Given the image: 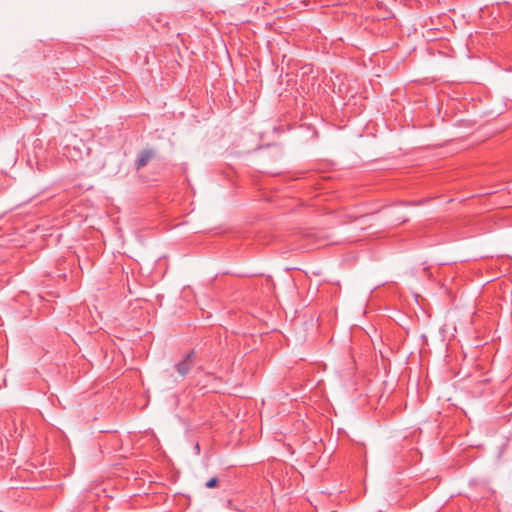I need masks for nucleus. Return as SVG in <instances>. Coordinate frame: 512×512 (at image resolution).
<instances>
[{"label": "nucleus", "mask_w": 512, "mask_h": 512, "mask_svg": "<svg viewBox=\"0 0 512 512\" xmlns=\"http://www.w3.org/2000/svg\"><path fill=\"white\" fill-rule=\"evenodd\" d=\"M154 156H155V151L153 149L147 148V149L141 150L137 154V158L135 161L136 169L140 170L143 167H145Z\"/></svg>", "instance_id": "nucleus-3"}, {"label": "nucleus", "mask_w": 512, "mask_h": 512, "mask_svg": "<svg viewBox=\"0 0 512 512\" xmlns=\"http://www.w3.org/2000/svg\"><path fill=\"white\" fill-rule=\"evenodd\" d=\"M405 221H406V219H404V218H403V219H400V220H399V223H403V222H405Z\"/></svg>", "instance_id": "nucleus-6"}, {"label": "nucleus", "mask_w": 512, "mask_h": 512, "mask_svg": "<svg viewBox=\"0 0 512 512\" xmlns=\"http://www.w3.org/2000/svg\"><path fill=\"white\" fill-rule=\"evenodd\" d=\"M227 507H228V508H232V502H231V500H228V501H227Z\"/></svg>", "instance_id": "nucleus-5"}, {"label": "nucleus", "mask_w": 512, "mask_h": 512, "mask_svg": "<svg viewBox=\"0 0 512 512\" xmlns=\"http://www.w3.org/2000/svg\"><path fill=\"white\" fill-rule=\"evenodd\" d=\"M64 154L73 161L82 160L85 156H88L90 153V148L87 144L82 140L74 137L72 141L65 145Z\"/></svg>", "instance_id": "nucleus-1"}, {"label": "nucleus", "mask_w": 512, "mask_h": 512, "mask_svg": "<svg viewBox=\"0 0 512 512\" xmlns=\"http://www.w3.org/2000/svg\"><path fill=\"white\" fill-rule=\"evenodd\" d=\"M218 482L219 480L217 477H212L205 483V487L210 489L215 488L218 485Z\"/></svg>", "instance_id": "nucleus-4"}, {"label": "nucleus", "mask_w": 512, "mask_h": 512, "mask_svg": "<svg viewBox=\"0 0 512 512\" xmlns=\"http://www.w3.org/2000/svg\"><path fill=\"white\" fill-rule=\"evenodd\" d=\"M196 364V353L194 350H191L189 353L185 355V357L175 364V369L178 374L182 377L188 375L191 369Z\"/></svg>", "instance_id": "nucleus-2"}]
</instances>
